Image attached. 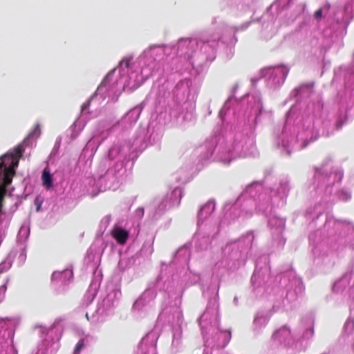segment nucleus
Returning a JSON list of instances; mask_svg holds the SVG:
<instances>
[{"instance_id": "obj_1", "label": "nucleus", "mask_w": 354, "mask_h": 354, "mask_svg": "<svg viewBox=\"0 0 354 354\" xmlns=\"http://www.w3.org/2000/svg\"><path fill=\"white\" fill-rule=\"evenodd\" d=\"M288 113V120L281 134V145L287 148V153L290 154L289 147L300 149L305 147L310 141L317 140L320 136H328L330 125L328 113L323 109L320 102L309 106L297 121L292 126L290 124V113Z\"/></svg>"}, {"instance_id": "obj_2", "label": "nucleus", "mask_w": 354, "mask_h": 354, "mask_svg": "<svg viewBox=\"0 0 354 354\" xmlns=\"http://www.w3.org/2000/svg\"><path fill=\"white\" fill-rule=\"evenodd\" d=\"M254 150L253 138L241 132H236L220 138L216 143H205L196 150L195 153L199 155L202 160H208L214 155L216 161L228 165L236 158L252 154Z\"/></svg>"}, {"instance_id": "obj_3", "label": "nucleus", "mask_w": 354, "mask_h": 354, "mask_svg": "<svg viewBox=\"0 0 354 354\" xmlns=\"http://www.w3.org/2000/svg\"><path fill=\"white\" fill-rule=\"evenodd\" d=\"M221 39L218 32H208L198 41L196 39H180L177 45V50L180 57L187 59L189 65H201L205 61H212L215 58L216 48Z\"/></svg>"}, {"instance_id": "obj_4", "label": "nucleus", "mask_w": 354, "mask_h": 354, "mask_svg": "<svg viewBox=\"0 0 354 354\" xmlns=\"http://www.w3.org/2000/svg\"><path fill=\"white\" fill-rule=\"evenodd\" d=\"M205 346H225L231 339V333L218 327V304L216 299L209 301L198 319Z\"/></svg>"}, {"instance_id": "obj_5", "label": "nucleus", "mask_w": 354, "mask_h": 354, "mask_svg": "<svg viewBox=\"0 0 354 354\" xmlns=\"http://www.w3.org/2000/svg\"><path fill=\"white\" fill-rule=\"evenodd\" d=\"M254 192V185L248 186L245 192L239 198L235 204L230 206V204H225V208L228 209L227 216L232 219L244 216H250L254 212V207L255 209L266 214L272 210V206L270 204L269 198L264 194H261L258 196V202L254 198H248V195H251Z\"/></svg>"}, {"instance_id": "obj_6", "label": "nucleus", "mask_w": 354, "mask_h": 354, "mask_svg": "<svg viewBox=\"0 0 354 354\" xmlns=\"http://www.w3.org/2000/svg\"><path fill=\"white\" fill-rule=\"evenodd\" d=\"M343 178L342 171L330 172L323 174L320 170H317L315 175V192L317 197H319L324 202H329L333 186L335 182L339 183Z\"/></svg>"}, {"instance_id": "obj_7", "label": "nucleus", "mask_w": 354, "mask_h": 354, "mask_svg": "<svg viewBox=\"0 0 354 354\" xmlns=\"http://www.w3.org/2000/svg\"><path fill=\"white\" fill-rule=\"evenodd\" d=\"M289 71V68L281 66L264 68L261 73L265 77L268 86L275 88L283 84Z\"/></svg>"}, {"instance_id": "obj_8", "label": "nucleus", "mask_w": 354, "mask_h": 354, "mask_svg": "<svg viewBox=\"0 0 354 354\" xmlns=\"http://www.w3.org/2000/svg\"><path fill=\"white\" fill-rule=\"evenodd\" d=\"M223 257L215 263L214 271L219 272L221 270H225L230 268V261L239 260L241 257L236 243L226 245L223 250Z\"/></svg>"}, {"instance_id": "obj_9", "label": "nucleus", "mask_w": 354, "mask_h": 354, "mask_svg": "<svg viewBox=\"0 0 354 354\" xmlns=\"http://www.w3.org/2000/svg\"><path fill=\"white\" fill-rule=\"evenodd\" d=\"M314 17L318 21L322 19H324L327 21L335 20L338 22L339 21L347 20L348 18H351L352 17L348 16L345 10L344 11L343 15L342 17H339L337 9L335 8H331L329 4L326 3L315 11Z\"/></svg>"}, {"instance_id": "obj_10", "label": "nucleus", "mask_w": 354, "mask_h": 354, "mask_svg": "<svg viewBox=\"0 0 354 354\" xmlns=\"http://www.w3.org/2000/svg\"><path fill=\"white\" fill-rule=\"evenodd\" d=\"M182 198V189L180 187H176L167 194L159 202L158 209L160 213H162L172 207L178 206Z\"/></svg>"}, {"instance_id": "obj_11", "label": "nucleus", "mask_w": 354, "mask_h": 354, "mask_svg": "<svg viewBox=\"0 0 354 354\" xmlns=\"http://www.w3.org/2000/svg\"><path fill=\"white\" fill-rule=\"evenodd\" d=\"M176 95L182 99H189L192 93L195 92L190 79L185 78L177 83L175 91Z\"/></svg>"}, {"instance_id": "obj_12", "label": "nucleus", "mask_w": 354, "mask_h": 354, "mask_svg": "<svg viewBox=\"0 0 354 354\" xmlns=\"http://www.w3.org/2000/svg\"><path fill=\"white\" fill-rule=\"evenodd\" d=\"M295 333H292L288 328L283 326L274 332L272 338L281 344L290 346L295 339Z\"/></svg>"}, {"instance_id": "obj_13", "label": "nucleus", "mask_w": 354, "mask_h": 354, "mask_svg": "<svg viewBox=\"0 0 354 354\" xmlns=\"http://www.w3.org/2000/svg\"><path fill=\"white\" fill-rule=\"evenodd\" d=\"M15 171L13 170L4 167L3 169V185L0 184V213H1L3 209V201L6 194V187L11 183Z\"/></svg>"}, {"instance_id": "obj_14", "label": "nucleus", "mask_w": 354, "mask_h": 354, "mask_svg": "<svg viewBox=\"0 0 354 354\" xmlns=\"http://www.w3.org/2000/svg\"><path fill=\"white\" fill-rule=\"evenodd\" d=\"M215 203L209 201L199 210L198 214V225H201L214 211Z\"/></svg>"}, {"instance_id": "obj_15", "label": "nucleus", "mask_w": 354, "mask_h": 354, "mask_svg": "<svg viewBox=\"0 0 354 354\" xmlns=\"http://www.w3.org/2000/svg\"><path fill=\"white\" fill-rule=\"evenodd\" d=\"M270 317L266 312H258L253 321L254 330L258 332L261 330L268 323Z\"/></svg>"}, {"instance_id": "obj_16", "label": "nucleus", "mask_w": 354, "mask_h": 354, "mask_svg": "<svg viewBox=\"0 0 354 354\" xmlns=\"http://www.w3.org/2000/svg\"><path fill=\"white\" fill-rule=\"evenodd\" d=\"M111 235L118 244L124 245L129 234L128 231L120 227H115L111 232Z\"/></svg>"}, {"instance_id": "obj_17", "label": "nucleus", "mask_w": 354, "mask_h": 354, "mask_svg": "<svg viewBox=\"0 0 354 354\" xmlns=\"http://www.w3.org/2000/svg\"><path fill=\"white\" fill-rule=\"evenodd\" d=\"M268 224L272 229L275 228L277 234H281L285 227V221L282 218L272 216L269 218Z\"/></svg>"}, {"instance_id": "obj_18", "label": "nucleus", "mask_w": 354, "mask_h": 354, "mask_svg": "<svg viewBox=\"0 0 354 354\" xmlns=\"http://www.w3.org/2000/svg\"><path fill=\"white\" fill-rule=\"evenodd\" d=\"M289 183L287 180H283L280 182L279 187L277 189L274 194L276 198H279L280 200H283L288 194L289 192Z\"/></svg>"}, {"instance_id": "obj_19", "label": "nucleus", "mask_w": 354, "mask_h": 354, "mask_svg": "<svg viewBox=\"0 0 354 354\" xmlns=\"http://www.w3.org/2000/svg\"><path fill=\"white\" fill-rule=\"evenodd\" d=\"M182 339V329L180 327L176 328L173 333V339L171 342V348L174 352L178 351V348L181 345Z\"/></svg>"}, {"instance_id": "obj_20", "label": "nucleus", "mask_w": 354, "mask_h": 354, "mask_svg": "<svg viewBox=\"0 0 354 354\" xmlns=\"http://www.w3.org/2000/svg\"><path fill=\"white\" fill-rule=\"evenodd\" d=\"M43 185L46 189L53 187V179L50 171L46 168L44 169L41 175Z\"/></svg>"}, {"instance_id": "obj_21", "label": "nucleus", "mask_w": 354, "mask_h": 354, "mask_svg": "<svg viewBox=\"0 0 354 354\" xmlns=\"http://www.w3.org/2000/svg\"><path fill=\"white\" fill-rule=\"evenodd\" d=\"M354 328V319L351 317H349L347 320L346 321L344 326V332L347 334H350L352 333L353 330Z\"/></svg>"}, {"instance_id": "obj_22", "label": "nucleus", "mask_w": 354, "mask_h": 354, "mask_svg": "<svg viewBox=\"0 0 354 354\" xmlns=\"http://www.w3.org/2000/svg\"><path fill=\"white\" fill-rule=\"evenodd\" d=\"M24 149L21 145H18L15 148L14 153L12 154V157L17 158V160L13 163L14 166L18 165V159L22 156Z\"/></svg>"}, {"instance_id": "obj_23", "label": "nucleus", "mask_w": 354, "mask_h": 354, "mask_svg": "<svg viewBox=\"0 0 354 354\" xmlns=\"http://www.w3.org/2000/svg\"><path fill=\"white\" fill-rule=\"evenodd\" d=\"M337 196H338L339 199L344 201H346L351 198V193L348 190H346V189H342V190L339 191L337 193Z\"/></svg>"}, {"instance_id": "obj_24", "label": "nucleus", "mask_w": 354, "mask_h": 354, "mask_svg": "<svg viewBox=\"0 0 354 354\" xmlns=\"http://www.w3.org/2000/svg\"><path fill=\"white\" fill-rule=\"evenodd\" d=\"M345 12L349 17L354 16V0H351V3L345 5Z\"/></svg>"}, {"instance_id": "obj_25", "label": "nucleus", "mask_w": 354, "mask_h": 354, "mask_svg": "<svg viewBox=\"0 0 354 354\" xmlns=\"http://www.w3.org/2000/svg\"><path fill=\"white\" fill-rule=\"evenodd\" d=\"M260 278H261L260 271L255 270L252 276V278H251V281L254 286H257L258 285V283H259Z\"/></svg>"}, {"instance_id": "obj_26", "label": "nucleus", "mask_w": 354, "mask_h": 354, "mask_svg": "<svg viewBox=\"0 0 354 354\" xmlns=\"http://www.w3.org/2000/svg\"><path fill=\"white\" fill-rule=\"evenodd\" d=\"M314 334L313 327L311 324H310L309 327L305 330L303 333L302 337L304 339H308L313 337Z\"/></svg>"}, {"instance_id": "obj_27", "label": "nucleus", "mask_w": 354, "mask_h": 354, "mask_svg": "<svg viewBox=\"0 0 354 354\" xmlns=\"http://www.w3.org/2000/svg\"><path fill=\"white\" fill-rule=\"evenodd\" d=\"M84 347V339H81L78 341V342L77 343L75 348H74V351H73V354H80L81 350Z\"/></svg>"}, {"instance_id": "obj_28", "label": "nucleus", "mask_w": 354, "mask_h": 354, "mask_svg": "<svg viewBox=\"0 0 354 354\" xmlns=\"http://www.w3.org/2000/svg\"><path fill=\"white\" fill-rule=\"evenodd\" d=\"M40 134V127L39 124H36L34 125L32 131L29 133L28 137L32 138L35 136L38 137Z\"/></svg>"}, {"instance_id": "obj_29", "label": "nucleus", "mask_w": 354, "mask_h": 354, "mask_svg": "<svg viewBox=\"0 0 354 354\" xmlns=\"http://www.w3.org/2000/svg\"><path fill=\"white\" fill-rule=\"evenodd\" d=\"M131 57H124L120 62V65L121 67H124L125 68H128L130 66V62L131 61Z\"/></svg>"}, {"instance_id": "obj_30", "label": "nucleus", "mask_w": 354, "mask_h": 354, "mask_svg": "<svg viewBox=\"0 0 354 354\" xmlns=\"http://www.w3.org/2000/svg\"><path fill=\"white\" fill-rule=\"evenodd\" d=\"M252 109L254 110V112H261L262 109V104L259 98L255 102V104Z\"/></svg>"}, {"instance_id": "obj_31", "label": "nucleus", "mask_w": 354, "mask_h": 354, "mask_svg": "<svg viewBox=\"0 0 354 354\" xmlns=\"http://www.w3.org/2000/svg\"><path fill=\"white\" fill-rule=\"evenodd\" d=\"M347 279H346V277H344L343 278H342L340 280H339L338 281H337L334 286H333V289L334 290H336L339 286H342L344 281H346Z\"/></svg>"}, {"instance_id": "obj_32", "label": "nucleus", "mask_w": 354, "mask_h": 354, "mask_svg": "<svg viewBox=\"0 0 354 354\" xmlns=\"http://www.w3.org/2000/svg\"><path fill=\"white\" fill-rule=\"evenodd\" d=\"M204 345H205V344H204ZM205 348L204 352H203V354H212L211 349L212 348H223V346H205Z\"/></svg>"}, {"instance_id": "obj_33", "label": "nucleus", "mask_w": 354, "mask_h": 354, "mask_svg": "<svg viewBox=\"0 0 354 354\" xmlns=\"http://www.w3.org/2000/svg\"><path fill=\"white\" fill-rule=\"evenodd\" d=\"M7 290V286L6 285H2L0 286V294L2 293V294H4L6 292Z\"/></svg>"}, {"instance_id": "obj_34", "label": "nucleus", "mask_w": 354, "mask_h": 354, "mask_svg": "<svg viewBox=\"0 0 354 354\" xmlns=\"http://www.w3.org/2000/svg\"><path fill=\"white\" fill-rule=\"evenodd\" d=\"M248 26H249V23H247L246 24H245V25H243V27L241 28V29H242V30H243V29H245V28H248Z\"/></svg>"}, {"instance_id": "obj_35", "label": "nucleus", "mask_w": 354, "mask_h": 354, "mask_svg": "<svg viewBox=\"0 0 354 354\" xmlns=\"http://www.w3.org/2000/svg\"><path fill=\"white\" fill-rule=\"evenodd\" d=\"M225 106L221 110L220 115H222L223 113L225 111Z\"/></svg>"}, {"instance_id": "obj_36", "label": "nucleus", "mask_w": 354, "mask_h": 354, "mask_svg": "<svg viewBox=\"0 0 354 354\" xmlns=\"http://www.w3.org/2000/svg\"><path fill=\"white\" fill-rule=\"evenodd\" d=\"M3 162H1V163H0V167H1V168H0V169H1V170H2L1 167L3 166Z\"/></svg>"}, {"instance_id": "obj_37", "label": "nucleus", "mask_w": 354, "mask_h": 354, "mask_svg": "<svg viewBox=\"0 0 354 354\" xmlns=\"http://www.w3.org/2000/svg\"><path fill=\"white\" fill-rule=\"evenodd\" d=\"M234 302H236H236H237V298H236V297H234Z\"/></svg>"}, {"instance_id": "obj_38", "label": "nucleus", "mask_w": 354, "mask_h": 354, "mask_svg": "<svg viewBox=\"0 0 354 354\" xmlns=\"http://www.w3.org/2000/svg\"><path fill=\"white\" fill-rule=\"evenodd\" d=\"M0 320H3V319H2V318H0Z\"/></svg>"}]
</instances>
